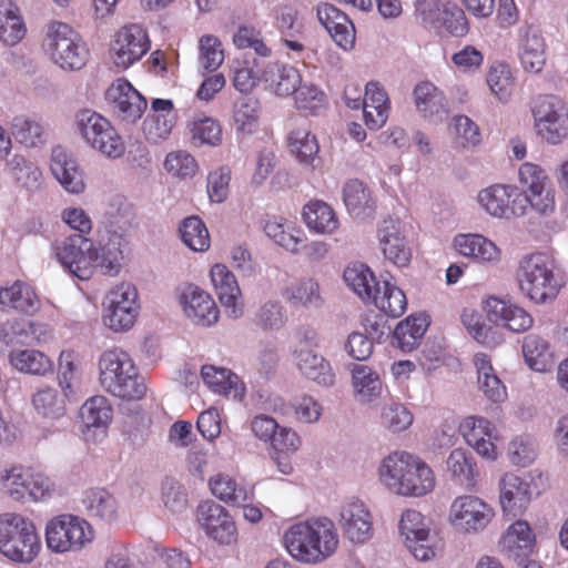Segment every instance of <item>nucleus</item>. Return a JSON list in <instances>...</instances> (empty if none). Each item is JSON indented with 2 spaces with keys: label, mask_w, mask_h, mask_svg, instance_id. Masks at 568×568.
<instances>
[{
  "label": "nucleus",
  "mask_w": 568,
  "mask_h": 568,
  "mask_svg": "<svg viewBox=\"0 0 568 568\" xmlns=\"http://www.w3.org/2000/svg\"><path fill=\"white\" fill-rule=\"evenodd\" d=\"M339 537L335 524L327 517H313L291 525L283 535L290 556L302 564L325 561L337 549Z\"/></svg>",
  "instance_id": "1"
},
{
  "label": "nucleus",
  "mask_w": 568,
  "mask_h": 568,
  "mask_svg": "<svg viewBox=\"0 0 568 568\" xmlns=\"http://www.w3.org/2000/svg\"><path fill=\"white\" fill-rule=\"evenodd\" d=\"M98 366L100 384L112 396L139 400L145 395L144 379L126 352L106 349L101 354Z\"/></svg>",
  "instance_id": "2"
},
{
  "label": "nucleus",
  "mask_w": 568,
  "mask_h": 568,
  "mask_svg": "<svg viewBox=\"0 0 568 568\" xmlns=\"http://www.w3.org/2000/svg\"><path fill=\"white\" fill-rule=\"evenodd\" d=\"M41 47L49 60L64 71L83 69L90 58L82 36L62 21L52 20L45 26Z\"/></svg>",
  "instance_id": "3"
},
{
  "label": "nucleus",
  "mask_w": 568,
  "mask_h": 568,
  "mask_svg": "<svg viewBox=\"0 0 568 568\" xmlns=\"http://www.w3.org/2000/svg\"><path fill=\"white\" fill-rule=\"evenodd\" d=\"M517 282L521 294L535 304L554 301L561 287L556 262L546 253L525 256L518 267Z\"/></svg>",
  "instance_id": "4"
},
{
  "label": "nucleus",
  "mask_w": 568,
  "mask_h": 568,
  "mask_svg": "<svg viewBox=\"0 0 568 568\" xmlns=\"http://www.w3.org/2000/svg\"><path fill=\"white\" fill-rule=\"evenodd\" d=\"M41 549L36 526L29 518L7 513L0 516V552L10 560L31 562Z\"/></svg>",
  "instance_id": "5"
},
{
  "label": "nucleus",
  "mask_w": 568,
  "mask_h": 568,
  "mask_svg": "<svg viewBox=\"0 0 568 568\" xmlns=\"http://www.w3.org/2000/svg\"><path fill=\"white\" fill-rule=\"evenodd\" d=\"M75 131L89 148L109 160H118L125 154L122 135L110 120L93 110L84 109L77 113Z\"/></svg>",
  "instance_id": "6"
},
{
  "label": "nucleus",
  "mask_w": 568,
  "mask_h": 568,
  "mask_svg": "<svg viewBox=\"0 0 568 568\" xmlns=\"http://www.w3.org/2000/svg\"><path fill=\"white\" fill-rule=\"evenodd\" d=\"M530 112L534 129L544 142L558 145L568 139V105L560 97L537 95L531 101Z\"/></svg>",
  "instance_id": "7"
},
{
  "label": "nucleus",
  "mask_w": 568,
  "mask_h": 568,
  "mask_svg": "<svg viewBox=\"0 0 568 568\" xmlns=\"http://www.w3.org/2000/svg\"><path fill=\"white\" fill-rule=\"evenodd\" d=\"M140 314L139 292L130 282H120L102 301V323L114 333L130 331Z\"/></svg>",
  "instance_id": "8"
},
{
  "label": "nucleus",
  "mask_w": 568,
  "mask_h": 568,
  "mask_svg": "<svg viewBox=\"0 0 568 568\" xmlns=\"http://www.w3.org/2000/svg\"><path fill=\"white\" fill-rule=\"evenodd\" d=\"M44 535L48 548L55 554L79 551L94 538L91 525L70 514L51 518L45 525Z\"/></svg>",
  "instance_id": "9"
},
{
  "label": "nucleus",
  "mask_w": 568,
  "mask_h": 568,
  "mask_svg": "<svg viewBox=\"0 0 568 568\" xmlns=\"http://www.w3.org/2000/svg\"><path fill=\"white\" fill-rule=\"evenodd\" d=\"M52 253L60 265L81 281L94 272L99 250L94 242L81 234L69 235L52 245Z\"/></svg>",
  "instance_id": "10"
},
{
  "label": "nucleus",
  "mask_w": 568,
  "mask_h": 568,
  "mask_svg": "<svg viewBox=\"0 0 568 568\" xmlns=\"http://www.w3.org/2000/svg\"><path fill=\"white\" fill-rule=\"evenodd\" d=\"M398 534L407 551L418 561H430L437 555V540L429 520L418 510L406 509L398 520Z\"/></svg>",
  "instance_id": "11"
},
{
  "label": "nucleus",
  "mask_w": 568,
  "mask_h": 568,
  "mask_svg": "<svg viewBox=\"0 0 568 568\" xmlns=\"http://www.w3.org/2000/svg\"><path fill=\"white\" fill-rule=\"evenodd\" d=\"M494 518L493 506L475 495L457 496L449 506L448 523L464 535H478L485 531Z\"/></svg>",
  "instance_id": "12"
},
{
  "label": "nucleus",
  "mask_w": 568,
  "mask_h": 568,
  "mask_svg": "<svg viewBox=\"0 0 568 568\" xmlns=\"http://www.w3.org/2000/svg\"><path fill=\"white\" fill-rule=\"evenodd\" d=\"M150 50V40L146 31L136 23L120 28L113 36L109 55L113 65L119 70H126Z\"/></svg>",
  "instance_id": "13"
},
{
  "label": "nucleus",
  "mask_w": 568,
  "mask_h": 568,
  "mask_svg": "<svg viewBox=\"0 0 568 568\" xmlns=\"http://www.w3.org/2000/svg\"><path fill=\"white\" fill-rule=\"evenodd\" d=\"M196 520L205 536L219 546H234L239 528L234 517L223 506L206 501L197 507Z\"/></svg>",
  "instance_id": "14"
},
{
  "label": "nucleus",
  "mask_w": 568,
  "mask_h": 568,
  "mask_svg": "<svg viewBox=\"0 0 568 568\" xmlns=\"http://www.w3.org/2000/svg\"><path fill=\"white\" fill-rule=\"evenodd\" d=\"M248 429L255 439L277 453L294 454L302 446V438L293 427L281 426L266 414L254 415L248 420Z\"/></svg>",
  "instance_id": "15"
},
{
  "label": "nucleus",
  "mask_w": 568,
  "mask_h": 568,
  "mask_svg": "<svg viewBox=\"0 0 568 568\" xmlns=\"http://www.w3.org/2000/svg\"><path fill=\"white\" fill-rule=\"evenodd\" d=\"M538 490L532 473L518 476L506 473L499 481V500L504 515L517 517L523 515Z\"/></svg>",
  "instance_id": "16"
},
{
  "label": "nucleus",
  "mask_w": 568,
  "mask_h": 568,
  "mask_svg": "<svg viewBox=\"0 0 568 568\" xmlns=\"http://www.w3.org/2000/svg\"><path fill=\"white\" fill-rule=\"evenodd\" d=\"M178 301L185 317L195 326L211 327L220 317L214 298L195 284H183L178 288Z\"/></svg>",
  "instance_id": "17"
},
{
  "label": "nucleus",
  "mask_w": 568,
  "mask_h": 568,
  "mask_svg": "<svg viewBox=\"0 0 568 568\" xmlns=\"http://www.w3.org/2000/svg\"><path fill=\"white\" fill-rule=\"evenodd\" d=\"M459 433L480 457L491 462L497 459L500 435L493 422L483 416H466L459 424Z\"/></svg>",
  "instance_id": "18"
},
{
  "label": "nucleus",
  "mask_w": 568,
  "mask_h": 568,
  "mask_svg": "<svg viewBox=\"0 0 568 568\" xmlns=\"http://www.w3.org/2000/svg\"><path fill=\"white\" fill-rule=\"evenodd\" d=\"M520 192L510 184H494L480 190L477 203L483 211L495 219L511 220L523 216Z\"/></svg>",
  "instance_id": "19"
},
{
  "label": "nucleus",
  "mask_w": 568,
  "mask_h": 568,
  "mask_svg": "<svg viewBox=\"0 0 568 568\" xmlns=\"http://www.w3.org/2000/svg\"><path fill=\"white\" fill-rule=\"evenodd\" d=\"M377 241L383 256L388 263L398 268L409 265L413 250L398 219H384L378 224Z\"/></svg>",
  "instance_id": "20"
},
{
  "label": "nucleus",
  "mask_w": 568,
  "mask_h": 568,
  "mask_svg": "<svg viewBox=\"0 0 568 568\" xmlns=\"http://www.w3.org/2000/svg\"><path fill=\"white\" fill-rule=\"evenodd\" d=\"M337 523L352 542L363 544L373 536V516L364 501L352 498L341 505Z\"/></svg>",
  "instance_id": "21"
},
{
  "label": "nucleus",
  "mask_w": 568,
  "mask_h": 568,
  "mask_svg": "<svg viewBox=\"0 0 568 568\" xmlns=\"http://www.w3.org/2000/svg\"><path fill=\"white\" fill-rule=\"evenodd\" d=\"M416 456L406 450H394L379 462L378 481L389 494L403 497Z\"/></svg>",
  "instance_id": "22"
},
{
  "label": "nucleus",
  "mask_w": 568,
  "mask_h": 568,
  "mask_svg": "<svg viewBox=\"0 0 568 568\" xmlns=\"http://www.w3.org/2000/svg\"><path fill=\"white\" fill-rule=\"evenodd\" d=\"M484 311L495 327H505L514 333H524L534 325V317L524 307L508 300L490 296L485 301Z\"/></svg>",
  "instance_id": "23"
},
{
  "label": "nucleus",
  "mask_w": 568,
  "mask_h": 568,
  "mask_svg": "<svg viewBox=\"0 0 568 568\" xmlns=\"http://www.w3.org/2000/svg\"><path fill=\"white\" fill-rule=\"evenodd\" d=\"M484 311L495 327H505L514 333H524L534 325V317L524 307L508 300L490 296L485 301Z\"/></svg>",
  "instance_id": "24"
},
{
  "label": "nucleus",
  "mask_w": 568,
  "mask_h": 568,
  "mask_svg": "<svg viewBox=\"0 0 568 568\" xmlns=\"http://www.w3.org/2000/svg\"><path fill=\"white\" fill-rule=\"evenodd\" d=\"M50 170L65 192L77 195L84 192V171L78 159L63 146L52 149Z\"/></svg>",
  "instance_id": "25"
},
{
  "label": "nucleus",
  "mask_w": 568,
  "mask_h": 568,
  "mask_svg": "<svg viewBox=\"0 0 568 568\" xmlns=\"http://www.w3.org/2000/svg\"><path fill=\"white\" fill-rule=\"evenodd\" d=\"M105 95L109 103L112 104L113 112L128 123L141 119L146 109L145 99L124 79L113 82Z\"/></svg>",
  "instance_id": "26"
},
{
  "label": "nucleus",
  "mask_w": 568,
  "mask_h": 568,
  "mask_svg": "<svg viewBox=\"0 0 568 568\" xmlns=\"http://www.w3.org/2000/svg\"><path fill=\"white\" fill-rule=\"evenodd\" d=\"M210 278L226 315L231 318L241 317L244 307L234 274L226 265L216 263L210 270Z\"/></svg>",
  "instance_id": "27"
},
{
  "label": "nucleus",
  "mask_w": 568,
  "mask_h": 568,
  "mask_svg": "<svg viewBox=\"0 0 568 568\" xmlns=\"http://www.w3.org/2000/svg\"><path fill=\"white\" fill-rule=\"evenodd\" d=\"M79 416L85 440L97 442L106 435L112 407L104 396H93L81 406Z\"/></svg>",
  "instance_id": "28"
},
{
  "label": "nucleus",
  "mask_w": 568,
  "mask_h": 568,
  "mask_svg": "<svg viewBox=\"0 0 568 568\" xmlns=\"http://www.w3.org/2000/svg\"><path fill=\"white\" fill-rule=\"evenodd\" d=\"M291 357L296 369L307 381L322 387L335 384V373L331 363L315 349L292 351Z\"/></svg>",
  "instance_id": "29"
},
{
  "label": "nucleus",
  "mask_w": 568,
  "mask_h": 568,
  "mask_svg": "<svg viewBox=\"0 0 568 568\" xmlns=\"http://www.w3.org/2000/svg\"><path fill=\"white\" fill-rule=\"evenodd\" d=\"M414 104L422 118L442 121L448 113V102L442 90L430 81L418 82L413 90Z\"/></svg>",
  "instance_id": "30"
},
{
  "label": "nucleus",
  "mask_w": 568,
  "mask_h": 568,
  "mask_svg": "<svg viewBox=\"0 0 568 568\" xmlns=\"http://www.w3.org/2000/svg\"><path fill=\"white\" fill-rule=\"evenodd\" d=\"M264 233L285 251L297 254L306 241L305 232L295 222L283 216H267L263 222Z\"/></svg>",
  "instance_id": "31"
},
{
  "label": "nucleus",
  "mask_w": 568,
  "mask_h": 568,
  "mask_svg": "<svg viewBox=\"0 0 568 568\" xmlns=\"http://www.w3.org/2000/svg\"><path fill=\"white\" fill-rule=\"evenodd\" d=\"M351 377L355 399L361 404H376L387 392L379 374L368 365L355 364Z\"/></svg>",
  "instance_id": "32"
},
{
  "label": "nucleus",
  "mask_w": 568,
  "mask_h": 568,
  "mask_svg": "<svg viewBox=\"0 0 568 568\" xmlns=\"http://www.w3.org/2000/svg\"><path fill=\"white\" fill-rule=\"evenodd\" d=\"M176 123L173 102L165 99H154L151 104V113L143 122L145 138L152 143L166 140Z\"/></svg>",
  "instance_id": "33"
},
{
  "label": "nucleus",
  "mask_w": 568,
  "mask_h": 568,
  "mask_svg": "<svg viewBox=\"0 0 568 568\" xmlns=\"http://www.w3.org/2000/svg\"><path fill=\"white\" fill-rule=\"evenodd\" d=\"M343 201L348 213L356 220L374 217L377 200L374 192L359 180H349L343 187Z\"/></svg>",
  "instance_id": "34"
},
{
  "label": "nucleus",
  "mask_w": 568,
  "mask_h": 568,
  "mask_svg": "<svg viewBox=\"0 0 568 568\" xmlns=\"http://www.w3.org/2000/svg\"><path fill=\"white\" fill-rule=\"evenodd\" d=\"M41 307L40 298L31 285L16 281L0 287V310L16 311L27 315L36 314Z\"/></svg>",
  "instance_id": "35"
},
{
  "label": "nucleus",
  "mask_w": 568,
  "mask_h": 568,
  "mask_svg": "<svg viewBox=\"0 0 568 568\" xmlns=\"http://www.w3.org/2000/svg\"><path fill=\"white\" fill-rule=\"evenodd\" d=\"M260 81L277 97H288L302 82L300 71L288 64L270 62L261 70Z\"/></svg>",
  "instance_id": "36"
},
{
  "label": "nucleus",
  "mask_w": 568,
  "mask_h": 568,
  "mask_svg": "<svg viewBox=\"0 0 568 568\" xmlns=\"http://www.w3.org/2000/svg\"><path fill=\"white\" fill-rule=\"evenodd\" d=\"M535 534L526 520H516L503 534L499 545L501 551L513 559L527 558L534 549Z\"/></svg>",
  "instance_id": "37"
},
{
  "label": "nucleus",
  "mask_w": 568,
  "mask_h": 568,
  "mask_svg": "<svg viewBox=\"0 0 568 568\" xmlns=\"http://www.w3.org/2000/svg\"><path fill=\"white\" fill-rule=\"evenodd\" d=\"M201 378L205 386L214 394L233 399H241L245 394V386L241 378L227 368L203 365Z\"/></svg>",
  "instance_id": "38"
},
{
  "label": "nucleus",
  "mask_w": 568,
  "mask_h": 568,
  "mask_svg": "<svg viewBox=\"0 0 568 568\" xmlns=\"http://www.w3.org/2000/svg\"><path fill=\"white\" fill-rule=\"evenodd\" d=\"M455 250L463 256L480 263L497 264L500 261L499 247L480 234H458L454 239Z\"/></svg>",
  "instance_id": "39"
},
{
  "label": "nucleus",
  "mask_w": 568,
  "mask_h": 568,
  "mask_svg": "<svg viewBox=\"0 0 568 568\" xmlns=\"http://www.w3.org/2000/svg\"><path fill=\"white\" fill-rule=\"evenodd\" d=\"M519 59L521 67L530 73H538L546 62V44L538 29L525 27L520 29Z\"/></svg>",
  "instance_id": "40"
},
{
  "label": "nucleus",
  "mask_w": 568,
  "mask_h": 568,
  "mask_svg": "<svg viewBox=\"0 0 568 568\" xmlns=\"http://www.w3.org/2000/svg\"><path fill=\"white\" fill-rule=\"evenodd\" d=\"M474 365L477 372L478 389L484 397L494 404L505 402L508 396L507 388L498 377L490 357L485 353H477L474 356Z\"/></svg>",
  "instance_id": "41"
},
{
  "label": "nucleus",
  "mask_w": 568,
  "mask_h": 568,
  "mask_svg": "<svg viewBox=\"0 0 568 568\" xmlns=\"http://www.w3.org/2000/svg\"><path fill=\"white\" fill-rule=\"evenodd\" d=\"M98 250L99 258L95 264L106 274H119L125 255L129 253V242L125 235L116 231H106V237H102Z\"/></svg>",
  "instance_id": "42"
},
{
  "label": "nucleus",
  "mask_w": 568,
  "mask_h": 568,
  "mask_svg": "<svg viewBox=\"0 0 568 568\" xmlns=\"http://www.w3.org/2000/svg\"><path fill=\"white\" fill-rule=\"evenodd\" d=\"M303 221L311 233L334 235L339 229V220L334 209L326 202L313 200L303 207Z\"/></svg>",
  "instance_id": "43"
},
{
  "label": "nucleus",
  "mask_w": 568,
  "mask_h": 568,
  "mask_svg": "<svg viewBox=\"0 0 568 568\" xmlns=\"http://www.w3.org/2000/svg\"><path fill=\"white\" fill-rule=\"evenodd\" d=\"M261 118V104L257 99L244 95L237 98L232 105V125L240 139L257 132Z\"/></svg>",
  "instance_id": "44"
},
{
  "label": "nucleus",
  "mask_w": 568,
  "mask_h": 568,
  "mask_svg": "<svg viewBox=\"0 0 568 568\" xmlns=\"http://www.w3.org/2000/svg\"><path fill=\"white\" fill-rule=\"evenodd\" d=\"M82 504L87 514L104 523H112L119 516L116 497L104 488H91L84 491Z\"/></svg>",
  "instance_id": "45"
},
{
  "label": "nucleus",
  "mask_w": 568,
  "mask_h": 568,
  "mask_svg": "<svg viewBox=\"0 0 568 568\" xmlns=\"http://www.w3.org/2000/svg\"><path fill=\"white\" fill-rule=\"evenodd\" d=\"M460 322L467 333L485 347H496L504 341L500 329L487 325L483 315L474 308H464L460 314Z\"/></svg>",
  "instance_id": "46"
},
{
  "label": "nucleus",
  "mask_w": 568,
  "mask_h": 568,
  "mask_svg": "<svg viewBox=\"0 0 568 568\" xmlns=\"http://www.w3.org/2000/svg\"><path fill=\"white\" fill-rule=\"evenodd\" d=\"M343 277L346 285L367 304L379 293L382 283L376 281L374 273L363 263L349 264Z\"/></svg>",
  "instance_id": "47"
},
{
  "label": "nucleus",
  "mask_w": 568,
  "mask_h": 568,
  "mask_svg": "<svg viewBox=\"0 0 568 568\" xmlns=\"http://www.w3.org/2000/svg\"><path fill=\"white\" fill-rule=\"evenodd\" d=\"M288 148L296 160L308 168L315 169L320 145L316 136L307 125L293 129L287 136Z\"/></svg>",
  "instance_id": "48"
},
{
  "label": "nucleus",
  "mask_w": 568,
  "mask_h": 568,
  "mask_svg": "<svg viewBox=\"0 0 568 568\" xmlns=\"http://www.w3.org/2000/svg\"><path fill=\"white\" fill-rule=\"evenodd\" d=\"M65 396L50 385H41L32 395L31 404L36 413L45 419H60L65 415Z\"/></svg>",
  "instance_id": "49"
},
{
  "label": "nucleus",
  "mask_w": 568,
  "mask_h": 568,
  "mask_svg": "<svg viewBox=\"0 0 568 568\" xmlns=\"http://www.w3.org/2000/svg\"><path fill=\"white\" fill-rule=\"evenodd\" d=\"M283 296L295 307L318 308L323 304L320 284L312 277L292 282L285 287Z\"/></svg>",
  "instance_id": "50"
},
{
  "label": "nucleus",
  "mask_w": 568,
  "mask_h": 568,
  "mask_svg": "<svg viewBox=\"0 0 568 568\" xmlns=\"http://www.w3.org/2000/svg\"><path fill=\"white\" fill-rule=\"evenodd\" d=\"M26 32L18 6L11 0H0V41L6 45H16Z\"/></svg>",
  "instance_id": "51"
},
{
  "label": "nucleus",
  "mask_w": 568,
  "mask_h": 568,
  "mask_svg": "<svg viewBox=\"0 0 568 568\" xmlns=\"http://www.w3.org/2000/svg\"><path fill=\"white\" fill-rule=\"evenodd\" d=\"M10 364L20 373L45 376L53 371V362L38 349H13L9 354Z\"/></svg>",
  "instance_id": "52"
},
{
  "label": "nucleus",
  "mask_w": 568,
  "mask_h": 568,
  "mask_svg": "<svg viewBox=\"0 0 568 568\" xmlns=\"http://www.w3.org/2000/svg\"><path fill=\"white\" fill-rule=\"evenodd\" d=\"M523 354L527 365L539 373H546L554 367V354L549 343L538 335H527L523 342Z\"/></svg>",
  "instance_id": "53"
},
{
  "label": "nucleus",
  "mask_w": 568,
  "mask_h": 568,
  "mask_svg": "<svg viewBox=\"0 0 568 568\" xmlns=\"http://www.w3.org/2000/svg\"><path fill=\"white\" fill-rule=\"evenodd\" d=\"M403 497L420 498L430 494L436 487V476L432 467L419 456L410 469Z\"/></svg>",
  "instance_id": "54"
},
{
  "label": "nucleus",
  "mask_w": 568,
  "mask_h": 568,
  "mask_svg": "<svg viewBox=\"0 0 568 568\" xmlns=\"http://www.w3.org/2000/svg\"><path fill=\"white\" fill-rule=\"evenodd\" d=\"M189 130L192 143L195 146H219L222 143V126L217 120L211 116L205 114L195 115L189 123Z\"/></svg>",
  "instance_id": "55"
},
{
  "label": "nucleus",
  "mask_w": 568,
  "mask_h": 568,
  "mask_svg": "<svg viewBox=\"0 0 568 568\" xmlns=\"http://www.w3.org/2000/svg\"><path fill=\"white\" fill-rule=\"evenodd\" d=\"M371 304L390 317L402 316L407 308L405 293L389 281L382 282L379 293H376Z\"/></svg>",
  "instance_id": "56"
},
{
  "label": "nucleus",
  "mask_w": 568,
  "mask_h": 568,
  "mask_svg": "<svg viewBox=\"0 0 568 568\" xmlns=\"http://www.w3.org/2000/svg\"><path fill=\"white\" fill-rule=\"evenodd\" d=\"M210 488L212 494L220 500L240 506L251 499L252 493H248L244 486L226 474H217L210 479Z\"/></svg>",
  "instance_id": "57"
},
{
  "label": "nucleus",
  "mask_w": 568,
  "mask_h": 568,
  "mask_svg": "<svg viewBox=\"0 0 568 568\" xmlns=\"http://www.w3.org/2000/svg\"><path fill=\"white\" fill-rule=\"evenodd\" d=\"M24 471L29 478L23 483L22 501L41 503L54 495L55 484L48 475L27 466Z\"/></svg>",
  "instance_id": "58"
},
{
  "label": "nucleus",
  "mask_w": 568,
  "mask_h": 568,
  "mask_svg": "<svg viewBox=\"0 0 568 568\" xmlns=\"http://www.w3.org/2000/svg\"><path fill=\"white\" fill-rule=\"evenodd\" d=\"M11 133L14 140L26 148H37L44 143L43 125L32 116H16L11 123Z\"/></svg>",
  "instance_id": "59"
},
{
  "label": "nucleus",
  "mask_w": 568,
  "mask_h": 568,
  "mask_svg": "<svg viewBox=\"0 0 568 568\" xmlns=\"http://www.w3.org/2000/svg\"><path fill=\"white\" fill-rule=\"evenodd\" d=\"M163 166L170 175L181 181L192 180L200 170L197 160L186 150L169 152Z\"/></svg>",
  "instance_id": "60"
},
{
  "label": "nucleus",
  "mask_w": 568,
  "mask_h": 568,
  "mask_svg": "<svg viewBox=\"0 0 568 568\" xmlns=\"http://www.w3.org/2000/svg\"><path fill=\"white\" fill-rule=\"evenodd\" d=\"M182 242L194 252H205L210 248V234L206 225L199 216H189L180 225Z\"/></svg>",
  "instance_id": "61"
},
{
  "label": "nucleus",
  "mask_w": 568,
  "mask_h": 568,
  "mask_svg": "<svg viewBox=\"0 0 568 568\" xmlns=\"http://www.w3.org/2000/svg\"><path fill=\"white\" fill-rule=\"evenodd\" d=\"M487 85L490 92L503 103L508 102L514 91V77L510 67L503 62H494L487 73Z\"/></svg>",
  "instance_id": "62"
},
{
  "label": "nucleus",
  "mask_w": 568,
  "mask_h": 568,
  "mask_svg": "<svg viewBox=\"0 0 568 568\" xmlns=\"http://www.w3.org/2000/svg\"><path fill=\"white\" fill-rule=\"evenodd\" d=\"M427 327L428 322L424 315L409 316L396 326L394 339L398 347L409 351L424 336Z\"/></svg>",
  "instance_id": "63"
},
{
  "label": "nucleus",
  "mask_w": 568,
  "mask_h": 568,
  "mask_svg": "<svg viewBox=\"0 0 568 568\" xmlns=\"http://www.w3.org/2000/svg\"><path fill=\"white\" fill-rule=\"evenodd\" d=\"M446 465L447 470L454 479L467 487H473L475 485L477 476L476 463L470 456H468L466 450L462 448L452 450Z\"/></svg>",
  "instance_id": "64"
}]
</instances>
